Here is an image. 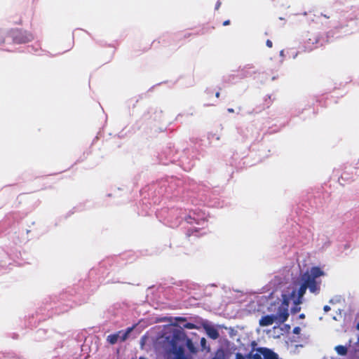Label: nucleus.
Instances as JSON below:
<instances>
[{"instance_id": "f257e3e1", "label": "nucleus", "mask_w": 359, "mask_h": 359, "mask_svg": "<svg viewBox=\"0 0 359 359\" xmlns=\"http://www.w3.org/2000/svg\"><path fill=\"white\" fill-rule=\"evenodd\" d=\"M325 276L323 270L318 266H313L304 273L300 277L301 285L298 290L292 289V291L282 294L283 301L279 308L286 307L287 313L290 302L293 304L291 312L297 313L301 310L299 305L302 303L303 297L307 289L314 294H318L320 291L321 280L319 278Z\"/></svg>"}, {"instance_id": "f03ea898", "label": "nucleus", "mask_w": 359, "mask_h": 359, "mask_svg": "<svg viewBox=\"0 0 359 359\" xmlns=\"http://www.w3.org/2000/svg\"><path fill=\"white\" fill-rule=\"evenodd\" d=\"M184 222L190 225L187 226V236L195 235L199 236L206 233L205 228L208 227L207 215L201 210H191L184 217Z\"/></svg>"}, {"instance_id": "7ed1b4c3", "label": "nucleus", "mask_w": 359, "mask_h": 359, "mask_svg": "<svg viewBox=\"0 0 359 359\" xmlns=\"http://www.w3.org/2000/svg\"><path fill=\"white\" fill-rule=\"evenodd\" d=\"M288 316L289 313H287L285 306L278 307L276 314L262 316L259 320V324L261 327H266L272 325L275 322L283 323L287 320Z\"/></svg>"}, {"instance_id": "20e7f679", "label": "nucleus", "mask_w": 359, "mask_h": 359, "mask_svg": "<svg viewBox=\"0 0 359 359\" xmlns=\"http://www.w3.org/2000/svg\"><path fill=\"white\" fill-rule=\"evenodd\" d=\"M33 39L34 36L32 33L18 29L11 31L6 37V41L12 40L15 43H25Z\"/></svg>"}, {"instance_id": "39448f33", "label": "nucleus", "mask_w": 359, "mask_h": 359, "mask_svg": "<svg viewBox=\"0 0 359 359\" xmlns=\"http://www.w3.org/2000/svg\"><path fill=\"white\" fill-rule=\"evenodd\" d=\"M133 330V327H128L126 330H120L116 333L107 336V341L110 344H115L117 342L124 341Z\"/></svg>"}, {"instance_id": "423d86ee", "label": "nucleus", "mask_w": 359, "mask_h": 359, "mask_svg": "<svg viewBox=\"0 0 359 359\" xmlns=\"http://www.w3.org/2000/svg\"><path fill=\"white\" fill-rule=\"evenodd\" d=\"M304 41L305 48L308 50H311L316 47V45L318 43L319 38L314 34H307Z\"/></svg>"}, {"instance_id": "0eeeda50", "label": "nucleus", "mask_w": 359, "mask_h": 359, "mask_svg": "<svg viewBox=\"0 0 359 359\" xmlns=\"http://www.w3.org/2000/svg\"><path fill=\"white\" fill-rule=\"evenodd\" d=\"M259 352L263 355V359H278V355L273 351L266 348H259Z\"/></svg>"}, {"instance_id": "6e6552de", "label": "nucleus", "mask_w": 359, "mask_h": 359, "mask_svg": "<svg viewBox=\"0 0 359 359\" xmlns=\"http://www.w3.org/2000/svg\"><path fill=\"white\" fill-rule=\"evenodd\" d=\"M204 329L206 332L207 335L210 338H211L212 339H217L219 337V332H218L216 328H215L214 327L207 325V326L204 327Z\"/></svg>"}, {"instance_id": "1a4fd4ad", "label": "nucleus", "mask_w": 359, "mask_h": 359, "mask_svg": "<svg viewBox=\"0 0 359 359\" xmlns=\"http://www.w3.org/2000/svg\"><path fill=\"white\" fill-rule=\"evenodd\" d=\"M173 353L175 354L174 359H187L184 354V350L182 347L176 348L174 345L172 346Z\"/></svg>"}, {"instance_id": "9d476101", "label": "nucleus", "mask_w": 359, "mask_h": 359, "mask_svg": "<svg viewBox=\"0 0 359 359\" xmlns=\"http://www.w3.org/2000/svg\"><path fill=\"white\" fill-rule=\"evenodd\" d=\"M227 353L223 349H218L212 359H227Z\"/></svg>"}, {"instance_id": "9b49d317", "label": "nucleus", "mask_w": 359, "mask_h": 359, "mask_svg": "<svg viewBox=\"0 0 359 359\" xmlns=\"http://www.w3.org/2000/svg\"><path fill=\"white\" fill-rule=\"evenodd\" d=\"M335 351L340 355H345L347 353V348L342 345L337 346Z\"/></svg>"}, {"instance_id": "f8f14e48", "label": "nucleus", "mask_w": 359, "mask_h": 359, "mask_svg": "<svg viewBox=\"0 0 359 359\" xmlns=\"http://www.w3.org/2000/svg\"><path fill=\"white\" fill-rule=\"evenodd\" d=\"M183 327L186 328V329L192 330V329H195L196 327V326L194 323H187L183 325Z\"/></svg>"}, {"instance_id": "ddd939ff", "label": "nucleus", "mask_w": 359, "mask_h": 359, "mask_svg": "<svg viewBox=\"0 0 359 359\" xmlns=\"http://www.w3.org/2000/svg\"><path fill=\"white\" fill-rule=\"evenodd\" d=\"M252 358L253 359H262L263 358V355H262V353L259 352V349L257 351V353H255L252 355Z\"/></svg>"}, {"instance_id": "4468645a", "label": "nucleus", "mask_w": 359, "mask_h": 359, "mask_svg": "<svg viewBox=\"0 0 359 359\" xmlns=\"http://www.w3.org/2000/svg\"><path fill=\"white\" fill-rule=\"evenodd\" d=\"M301 332V328L299 327H295L293 329V333L295 334H299Z\"/></svg>"}, {"instance_id": "2eb2a0df", "label": "nucleus", "mask_w": 359, "mask_h": 359, "mask_svg": "<svg viewBox=\"0 0 359 359\" xmlns=\"http://www.w3.org/2000/svg\"><path fill=\"white\" fill-rule=\"evenodd\" d=\"M236 359H246V358L243 356L241 353H238L236 355Z\"/></svg>"}, {"instance_id": "dca6fc26", "label": "nucleus", "mask_w": 359, "mask_h": 359, "mask_svg": "<svg viewBox=\"0 0 359 359\" xmlns=\"http://www.w3.org/2000/svg\"><path fill=\"white\" fill-rule=\"evenodd\" d=\"M266 45L269 47V48H271L272 46H273V43H272V41L269 39H268L266 42Z\"/></svg>"}, {"instance_id": "f3484780", "label": "nucleus", "mask_w": 359, "mask_h": 359, "mask_svg": "<svg viewBox=\"0 0 359 359\" xmlns=\"http://www.w3.org/2000/svg\"><path fill=\"white\" fill-rule=\"evenodd\" d=\"M180 222H172L170 224V226L172 227H176V226H177L180 224Z\"/></svg>"}, {"instance_id": "a211bd4d", "label": "nucleus", "mask_w": 359, "mask_h": 359, "mask_svg": "<svg viewBox=\"0 0 359 359\" xmlns=\"http://www.w3.org/2000/svg\"><path fill=\"white\" fill-rule=\"evenodd\" d=\"M323 310L325 311V312H327L330 310V307L327 305H325L323 308Z\"/></svg>"}, {"instance_id": "6ab92c4d", "label": "nucleus", "mask_w": 359, "mask_h": 359, "mask_svg": "<svg viewBox=\"0 0 359 359\" xmlns=\"http://www.w3.org/2000/svg\"><path fill=\"white\" fill-rule=\"evenodd\" d=\"M221 3L219 1H217L215 5V9L217 10L220 7Z\"/></svg>"}, {"instance_id": "aec40b11", "label": "nucleus", "mask_w": 359, "mask_h": 359, "mask_svg": "<svg viewBox=\"0 0 359 359\" xmlns=\"http://www.w3.org/2000/svg\"><path fill=\"white\" fill-rule=\"evenodd\" d=\"M205 338H202L201 340V344L202 346H204L205 344Z\"/></svg>"}, {"instance_id": "412c9836", "label": "nucleus", "mask_w": 359, "mask_h": 359, "mask_svg": "<svg viewBox=\"0 0 359 359\" xmlns=\"http://www.w3.org/2000/svg\"><path fill=\"white\" fill-rule=\"evenodd\" d=\"M229 23H230V21H229V20H225V21L223 22V25H224V26H226V25H229Z\"/></svg>"}, {"instance_id": "4be33fe9", "label": "nucleus", "mask_w": 359, "mask_h": 359, "mask_svg": "<svg viewBox=\"0 0 359 359\" xmlns=\"http://www.w3.org/2000/svg\"><path fill=\"white\" fill-rule=\"evenodd\" d=\"M177 320H182V321H184L185 319L184 318H177Z\"/></svg>"}, {"instance_id": "5701e85b", "label": "nucleus", "mask_w": 359, "mask_h": 359, "mask_svg": "<svg viewBox=\"0 0 359 359\" xmlns=\"http://www.w3.org/2000/svg\"><path fill=\"white\" fill-rule=\"evenodd\" d=\"M215 96H216V97H217V98H218V97H219V92H217V93H215Z\"/></svg>"}, {"instance_id": "b1692460", "label": "nucleus", "mask_w": 359, "mask_h": 359, "mask_svg": "<svg viewBox=\"0 0 359 359\" xmlns=\"http://www.w3.org/2000/svg\"><path fill=\"white\" fill-rule=\"evenodd\" d=\"M283 53H284V51H283V50H281V51L280 52V55L281 56H282V55H283Z\"/></svg>"}, {"instance_id": "393cba45", "label": "nucleus", "mask_w": 359, "mask_h": 359, "mask_svg": "<svg viewBox=\"0 0 359 359\" xmlns=\"http://www.w3.org/2000/svg\"><path fill=\"white\" fill-rule=\"evenodd\" d=\"M228 111H229V112H233V109H228Z\"/></svg>"}, {"instance_id": "a878e982", "label": "nucleus", "mask_w": 359, "mask_h": 359, "mask_svg": "<svg viewBox=\"0 0 359 359\" xmlns=\"http://www.w3.org/2000/svg\"><path fill=\"white\" fill-rule=\"evenodd\" d=\"M299 317H300L301 318H304V314H301V315L299 316Z\"/></svg>"}, {"instance_id": "bb28decb", "label": "nucleus", "mask_w": 359, "mask_h": 359, "mask_svg": "<svg viewBox=\"0 0 359 359\" xmlns=\"http://www.w3.org/2000/svg\"><path fill=\"white\" fill-rule=\"evenodd\" d=\"M357 329L359 330V323L357 324Z\"/></svg>"}, {"instance_id": "cd10ccee", "label": "nucleus", "mask_w": 359, "mask_h": 359, "mask_svg": "<svg viewBox=\"0 0 359 359\" xmlns=\"http://www.w3.org/2000/svg\"><path fill=\"white\" fill-rule=\"evenodd\" d=\"M215 138H216L217 140H219V137L218 136L215 137Z\"/></svg>"}, {"instance_id": "c85d7f7f", "label": "nucleus", "mask_w": 359, "mask_h": 359, "mask_svg": "<svg viewBox=\"0 0 359 359\" xmlns=\"http://www.w3.org/2000/svg\"><path fill=\"white\" fill-rule=\"evenodd\" d=\"M140 359H147V358H140Z\"/></svg>"}]
</instances>
